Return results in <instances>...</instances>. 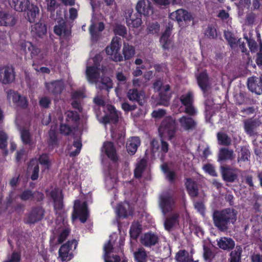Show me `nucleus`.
Listing matches in <instances>:
<instances>
[{
	"label": "nucleus",
	"instance_id": "obj_30",
	"mask_svg": "<svg viewBox=\"0 0 262 262\" xmlns=\"http://www.w3.org/2000/svg\"><path fill=\"white\" fill-rule=\"evenodd\" d=\"M140 140L138 137H132L128 139L126 142V150L131 155H134L140 145Z\"/></svg>",
	"mask_w": 262,
	"mask_h": 262
},
{
	"label": "nucleus",
	"instance_id": "obj_22",
	"mask_svg": "<svg viewBox=\"0 0 262 262\" xmlns=\"http://www.w3.org/2000/svg\"><path fill=\"white\" fill-rule=\"evenodd\" d=\"M196 77L199 86L203 92L204 95L206 96L210 88L207 74L204 71L199 74Z\"/></svg>",
	"mask_w": 262,
	"mask_h": 262
},
{
	"label": "nucleus",
	"instance_id": "obj_45",
	"mask_svg": "<svg viewBox=\"0 0 262 262\" xmlns=\"http://www.w3.org/2000/svg\"><path fill=\"white\" fill-rule=\"evenodd\" d=\"M147 165V161L144 159H141L137 164V166L134 170V175L136 178H140L141 177L142 172Z\"/></svg>",
	"mask_w": 262,
	"mask_h": 262
},
{
	"label": "nucleus",
	"instance_id": "obj_31",
	"mask_svg": "<svg viewBox=\"0 0 262 262\" xmlns=\"http://www.w3.org/2000/svg\"><path fill=\"white\" fill-rule=\"evenodd\" d=\"M16 23V19L13 15L0 11V26H13Z\"/></svg>",
	"mask_w": 262,
	"mask_h": 262
},
{
	"label": "nucleus",
	"instance_id": "obj_29",
	"mask_svg": "<svg viewBox=\"0 0 262 262\" xmlns=\"http://www.w3.org/2000/svg\"><path fill=\"white\" fill-rule=\"evenodd\" d=\"M30 0H12L10 3L11 8L18 12L25 11L29 9Z\"/></svg>",
	"mask_w": 262,
	"mask_h": 262
},
{
	"label": "nucleus",
	"instance_id": "obj_24",
	"mask_svg": "<svg viewBox=\"0 0 262 262\" xmlns=\"http://www.w3.org/2000/svg\"><path fill=\"white\" fill-rule=\"evenodd\" d=\"M99 70L100 68L97 66L87 67L86 76L88 81L90 83L95 84L101 77Z\"/></svg>",
	"mask_w": 262,
	"mask_h": 262
},
{
	"label": "nucleus",
	"instance_id": "obj_60",
	"mask_svg": "<svg viewBox=\"0 0 262 262\" xmlns=\"http://www.w3.org/2000/svg\"><path fill=\"white\" fill-rule=\"evenodd\" d=\"M203 169L205 172L208 173L213 177H216L217 173L215 171L214 167L211 164H206L203 166Z\"/></svg>",
	"mask_w": 262,
	"mask_h": 262
},
{
	"label": "nucleus",
	"instance_id": "obj_33",
	"mask_svg": "<svg viewBox=\"0 0 262 262\" xmlns=\"http://www.w3.org/2000/svg\"><path fill=\"white\" fill-rule=\"evenodd\" d=\"M46 87L49 93L55 95L60 94L64 89L63 83L60 81H55L48 83Z\"/></svg>",
	"mask_w": 262,
	"mask_h": 262
},
{
	"label": "nucleus",
	"instance_id": "obj_11",
	"mask_svg": "<svg viewBox=\"0 0 262 262\" xmlns=\"http://www.w3.org/2000/svg\"><path fill=\"white\" fill-rule=\"evenodd\" d=\"M179 122L181 127L185 131H192L196 129L198 122L192 117L184 115L180 117Z\"/></svg>",
	"mask_w": 262,
	"mask_h": 262
},
{
	"label": "nucleus",
	"instance_id": "obj_1",
	"mask_svg": "<svg viewBox=\"0 0 262 262\" xmlns=\"http://www.w3.org/2000/svg\"><path fill=\"white\" fill-rule=\"evenodd\" d=\"M237 214V211L233 208L215 210L212 214L214 224L219 229H227L236 222Z\"/></svg>",
	"mask_w": 262,
	"mask_h": 262
},
{
	"label": "nucleus",
	"instance_id": "obj_28",
	"mask_svg": "<svg viewBox=\"0 0 262 262\" xmlns=\"http://www.w3.org/2000/svg\"><path fill=\"white\" fill-rule=\"evenodd\" d=\"M185 185L188 193L191 198L198 196L199 188L196 182L191 178H187L185 182Z\"/></svg>",
	"mask_w": 262,
	"mask_h": 262
},
{
	"label": "nucleus",
	"instance_id": "obj_3",
	"mask_svg": "<svg viewBox=\"0 0 262 262\" xmlns=\"http://www.w3.org/2000/svg\"><path fill=\"white\" fill-rule=\"evenodd\" d=\"M159 204L164 214L170 212L175 207L173 193L170 190L163 191L159 195Z\"/></svg>",
	"mask_w": 262,
	"mask_h": 262
},
{
	"label": "nucleus",
	"instance_id": "obj_12",
	"mask_svg": "<svg viewBox=\"0 0 262 262\" xmlns=\"http://www.w3.org/2000/svg\"><path fill=\"white\" fill-rule=\"evenodd\" d=\"M15 79L14 69L12 67L0 68V81L7 84L12 82Z\"/></svg>",
	"mask_w": 262,
	"mask_h": 262
},
{
	"label": "nucleus",
	"instance_id": "obj_23",
	"mask_svg": "<svg viewBox=\"0 0 262 262\" xmlns=\"http://www.w3.org/2000/svg\"><path fill=\"white\" fill-rule=\"evenodd\" d=\"M116 213L119 217L126 218L132 215L133 209L128 202H124L118 205L116 210Z\"/></svg>",
	"mask_w": 262,
	"mask_h": 262
},
{
	"label": "nucleus",
	"instance_id": "obj_19",
	"mask_svg": "<svg viewBox=\"0 0 262 262\" xmlns=\"http://www.w3.org/2000/svg\"><path fill=\"white\" fill-rule=\"evenodd\" d=\"M235 158V154L232 149L227 147H222L219 149L217 153V161L225 162L232 161Z\"/></svg>",
	"mask_w": 262,
	"mask_h": 262
},
{
	"label": "nucleus",
	"instance_id": "obj_58",
	"mask_svg": "<svg viewBox=\"0 0 262 262\" xmlns=\"http://www.w3.org/2000/svg\"><path fill=\"white\" fill-rule=\"evenodd\" d=\"M73 146L76 147V149L74 151L70 152L69 155L71 157H75L79 154L82 146L81 141L79 140L74 141Z\"/></svg>",
	"mask_w": 262,
	"mask_h": 262
},
{
	"label": "nucleus",
	"instance_id": "obj_37",
	"mask_svg": "<svg viewBox=\"0 0 262 262\" xmlns=\"http://www.w3.org/2000/svg\"><path fill=\"white\" fill-rule=\"evenodd\" d=\"M250 151L247 146H241L239 150L237 152V162L249 161L250 160Z\"/></svg>",
	"mask_w": 262,
	"mask_h": 262
},
{
	"label": "nucleus",
	"instance_id": "obj_7",
	"mask_svg": "<svg viewBox=\"0 0 262 262\" xmlns=\"http://www.w3.org/2000/svg\"><path fill=\"white\" fill-rule=\"evenodd\" d=\"M51 195L54 202V209L56 214H58L57 220L64 221V211L63 209V204L61 192L57 191H52Z\"/></svg>",
	"mask_w": 262,
	"mask_h": 262
},
{
	"label": "nucleus",
	"instance_id": "obj_55",
	"mask_svg": "<svg viewBox=\"0 0 262 262\" xmlns=\"http://www.w3.org/2000/svg\"><path fill=\"white\" fill-rule=\"evenodd\" d=\"M38 8L35 6H32V8L28 12V20L30 23H34L37 14L38 13Z\"/></svg>",
	"mask_w": 262,
	"mask_h": 262
},
{
	"label": "nucleus",
	"instance_id": "obj_50",
	"mask_svg": "<svg viewBox=\"0 0 262 262\" xmlns=\"http://www.w3.org/2000/svg\"><path fill=\"white\" fill-rule=\"evenodd\" d=\"M114 32L116 35H118L123 37L126 36L127 30L126 27L124 25L116 24L114 27Z\"/></svg>",
	"mask_w": 262,
	"mask_h": 262
},
{
	"label": "nucleus",
	"instance_id": "obj_21",
	"mask_svg": "<svg viewBox=\"0 0 262 262\" xmlns=\"http://www.w3.org/2000/svg\"><path fill=\"white\" fill-rule=\"evenodd\" d=\"M70 26L64 20L61 19L58 21V24L55 26L54 33L58 35H63L65 37L69 36L71 34Z\"/></svg>",
	"mask_w": 262,
	"mask_h": 262
},
{
	"label": "nucleus",
	"instance_id": "obj_51",
	"mask_svg": "<svg viewBox=\"0 0 262 262\" xmlns=\"http://www.w3.org/2000/svg\"><path fill=\"white\" fill-rule=\"evenodd\" d=\"M205 35L210 39H215L217 37V33L215 27L209 25L205 31Z\"/></svg>",
	"mask_w": 262,
	"mask_h": 262
},
{
	"label": "nucleus",
	"instance_id": "obj_41",
	"mask_svg": "<svg viewBox=\"0 0 262 262\" xmlns=\"http://www.w3.org/2000/svg\"><path fill=\"white\" fill-rule=\"evenodd\" d=\"M122 52L124 60H128L132 58L135 53L134 47L128 43H124Z\"/></svg>",
	"mask_w": 262,
	"mask_h": 262
},
{
	"label": "nucleus",
	"instance_id": "obj_4",
	"mask_svg": "<svg viewBox=\"0 0 262 262\" xmlns=\"http://www.w3.org/2000/svg\"><path fill=\"white\" fill-rule=\"evenodd\" d=\"M89 216V212L86 202L81 203L79 200L75 201L72 216L73 221L78 218L80 222L83 223L86 222Z\"/></svg>",
	"mask_w": 262,
	"mask_h": 262
},
{
	"label": "nucleus",
	"instance_id": "obj_47",
	"mask_svg": "<svg viewBox=\"0 0 262 262\" xmlns=\"http://www.w3.org/2000/svg\"><path fill=\"white\" fill-rule=\"evenodd\" d=\"M242 252V248L236 247L235 250L231 252L228 262H241Z\"/></svg>",
	"mask_w": 262,
	"mask_h": 262
},
{
	"label": "nucleus",
	"instance_id": "obj_17",
	"mask_svg": "<svg viewBox=\"0 0 262 262\" xmlns=\"http://www.w3.org/2000/svg\"><path fill=\"white\" fill-rule=\"evenodd\" d=\"M247 86L249 90L257 95L262 94V77H251L248 78Z\"/></svg>",
	"mask_w": 262,
	"mask_h": 262
},
{
	"label": "nucleus",
	"instance_id": "obj_62",
	"mask_svg": "<svg viewBox=\"0 0 262 262\" xmlns=\"http://www.w3.org/2000/svg\"><path fill=\"white\" fill-rule=\"evenodd\" d=\"M33 192L30 190H24L19 195V198L23 201L32 200Z\"/></svg>",
	"mask_w": 262,
	"mask_h": 262
},
{
	"label": "nucleus",
	"instance_id": "obj_44",
	"mask_svg": "<svg viewBox=\"0 0 262 262\" xmlns=\"http://www.w3.org/2000/svg\"><path fill=\"white\" fill-rule=\"evenodd\" d=\"M218 246L222 249L230 250L234 247L235 243L231 238H225L218 242Z\"/></svg>",
	"mask_w": 262,
	"mask_h": 262
},
{
	"label": "nucleus",
	"instance_id": "obj_25",
	"mask_svg": "<svg viewBox=\"0 0 262 262\" xmlns=\"http://www.w3.org/2000/svg\"><path fill=\"white\" fill-rule=\"evenodd\" d=\"M95 84L98 90H104L107 92H108L113 86L112 80L109 77L104 75L102 76Z\"/></svg>",
	"mask_w": 262,
	"mask_h": 262
},
{
	"label": "nucleus",
	"instance_id": "obj_56",
	"mask_svg": "<svg viewBox=\"0 0 262 262\" xmlns=\"http://www.w3.org/2000/svg\"><path fill=\"white\" fill-rule=\"evenodd\" d=\"M13 101L15 102L18 103L17 104L23 108H25L27 106V101L25 99L21 97L18 93H14Z\"/></svg>",
	"mask_w": 262,
	"mask_h": 262
},
{
	"label": "nucleus",
	"instance_id": "obj_34",
	"mask_svg": "<svg viewBox=\"0 0 262 262\" xmlns=\"http://www.w3.org/2000/svg\"><path fill=\"white\" fill-rule=\"evenodd\" d=\"M104 29V24L102 22L98 24L92 23L89 28L90 33L92 39L97 40L99 36V33Z\"/></svg>",
	"mask_w": 262,
	"mask_h": 262
},
{
	"label": "nucleus",
	"instance_id": "obj_59",
	"mask_svg": "<svg viewBox=\"0 0 262 262\" xmlns=\"http://www.w3.org/2000/svg\"><path fill=\"white\" fill-rule=\"evenodd\" d=\"M7 135L3 131H0V148L5 149L7 145Z\"/></svg>",
	"mask_w": 262,
	"mask_h": 262
},
{
	"label": "nucleus",
	"instance_id": "obj_27",
	"mask_svg": "<svg viewBox=\"0 0 262 262\" xmlns=\"http://www.w3.org/2000/svg\"><path fill=\"white\" fill-rule=\"evenodd\" d=\"M136 10L141 15H148L151 10V3L148 0H140L136 5Z\"/></svg>",
	"mask_w": 262,
	"mask_h": 262
},
{
	"label": "nucleus",
	"instance_id": "obj_57",
	"mask_svg": "<svg viewBox=\"0 0 262 262\" xmlns=\"http://www.w3.org/2000/svg\"><path fill=\"white\" fill-rule=\"evenodd\" d=\"M49 139L48 144L49 145L54 146L57 144V133L54 130H50L49 132Z\"/></svg>",
	"mask_w": 262,
	"mask_h": 262
},
{
	"label": "nucleus",
	"instance_id": "obj_15",
	"mask_svg": "<svg viewBox=\"0 0 262 262\" xmlns=\"http://www.w3.org/2000/svg\"><path fill=\"white\" fill-rule=\"evenodd\" d=\"M114 248L111 241H108L103 247L104 252V258L105 262H120V257L113 253Z\"/></svg>",
	"mask_w": 262,
	"mask_h": 262
},
{
	"label": "nucleus",
	"instance_id": "obj_8",
	"mask_svg": "<svg viewBox=\"0 0 262 262\" xmlns=\"http://www.w3.org/2000/svg\"><path fill=\"white\" fill-rule=\"evenodd\" d=\"M73 245H74V249H75L78 245L77 241L75 239L68 241L66 243L62 245L59 248V256L62 261L70 260L72 259L73 254L70 253V251L72 250Z\"/></svg>",
	"mask_w": 262,
	"mask_h": 262
},
{
	"label": "nucleus",
	"instance_id": "obj_46",
	"mask_svg": "<svg viewBox=\"0 0 262 262\" xmlns=\"http://www.w3.org/2000/svg\"><path fill=\"white\" fill-rule=\"evenodd\" d=\"M32 32L38 37H41L46 34L47 32L46 27L42 23H36L32 27Z\"/></svg>",
	"mask_w": 262,
	"mask_h": 262
},
{
	"label": "nucleus",
	"instance_id": "obj_14",
	"mask_svg": "<svg viewBox=\"0 0 262 262\" xmlns=\"http://www.w3.org/2000/svg\"><path fill=\"white\" fill-rule=\"evenodd\" d=\"M58 230H53V234L50 238V244L52 247H55L66 240L70 234V230H61L58 233Z\"/></svg>",
	"mask_w": 262,
	"mask_h": 262
},
{
	"label": "nucleus",
	"instance_id": "obj_53",
	"mask_svg": "<svg viewBox=\"0 0 262 262\" xmlns=\"http://www.w3.org/2000/svg\"><path fill=\"white\" fill-rule=\"evenodd\" d=\"M238 97L240 98V100L237 102L238 105L244 104H254L255 102V100L247 97L244 93H240Z\"/></svg>",
	"mask_w": 262,
	"mask_h": 262
},
{
	"label": "nucleus",
	"instance_id": "obj_38",
	"mask_svg": "<svg viewBox=\"0 0 262 262\" xmlns=\"http://www.w3.org/2000/svg\"><path fill=\"white\" fill-rule=\"evenodd\" d=\"M20 137L24 144L29 145L30 147L35 146L31 135L29 130L23 128L20 130Z\"/></svg>",
	"mask_w": 262,
	"mask_h": 262
},
{
	"label": "nucleus",
	"instance_id": "obj_49",
	"mask_svg": "<svg viewBox=\"0 0 262 262\" xmlns=\"http://www.w3.org/2000/svg\"><path fill=\"white\" fill-rule=\"evenodd\" d=\"M13 234L15 235L14 238L17 244H26L27 237L23 231L13 230Z\"/></svg>",
	"mask_w": 262,
	"mask_h": 262
},
{
	"label": "nucleus",
	"instance_id": "obj_48",
	"mask_svg": "<svg viewBox=\"0 0 262 262\" xmlns=\"http://www.w3.org/2000/svg\"><path fill=\"white\" fill-rule=\"evenodd\" d=\"M224 36L231 48H234L237 45V39L232 32L225 31Z\"/></svg>",
	"mask_w": 262,
	"mask_h": 262
},
{
	"label": "nucleus",
	"instance_id": "obj_16",
	"mask_svg": "<svg viewBox=\"0 0 262 262\" xmlns=\"http://www.w3.org/2000/svg\"><path fill=\"white\" fill-rule=\"evenodd\" d=\"M172 91L169 84H165L159 92V104L167 106L169 105V101L171 97Z\"/></svg>",
	"mask_w": 262,
	"mask_h": 262
},
{
	"label": "nucleus",
	"instance_id": "obj_5",
	"mask_svg": "<svg viewBox=\"0 0 262 262\" xmlns=\"http://www.w3.org/2000/svg\"><path fill=\"white\" fill-rule=\"evenodd\" d=\"M220 172L223 180L227 183H235L238 181V172L240 170L229 165L220 167Z\"/></svg>",
	"mask_w": 262,
	"mask_h": 262
},
{
	"label": "nucleus",
	"instance_id": "obj_54",
	"mask_svg": "<svg viewBox=\"0 0 262 262\" xmlns=\"http://www.w3.org/2000/svg\"><path fill=\"white\" fill-rule=\"evenodd\" d=\"M45 1L48 11L50 12L51 15H54L55 10L58 7L59 4L55 0H45Z\"/></svg>",
	"mask_w": 262,
	"mask_h": 262
},
{
	"label": "nucleus",
	"instance_id": "obj_52",
	"mask_svg": "<svg viewBox=\"0 0 262 262\" xmlns=\"http://www.w3.org/2000/svg\"><path fill=\"white\" fill-rule=\"evenodd\" d=\"M181 103L185 106L189 105L193 103V96L191 93L182 95L180 98Z\"/></svg>",
	"mask_w": 262,
	"mask_h": 262
},
{
	"label": "nucleus",
	"instance_id": "obj_6",
	"mask_svg": "<svg viewBox=\"0 0 262 262\" xmlns=\"http://www.w3.org/2000/svg\"><path fill=\"white\" fill-rule=\"evenodd\" d=\"M171 19L177 21L180 26H186L191 22L193 17L191 14L184 9H178L170 14Z\"/></svg>",
	"mask_w": 262,
	"mask_h": 262
},
{
	"label": "nucleus",
	"instance_id": "obj_13",
	"mask_svg": "<svg viewBox=\"0 0 262 262\" xmlns=\"http://www.w3.org/2000/svg\"><path fill=\"white\" fill-rule=\"evenodd\" d=\"M261 124L258 119L250 118L245 120L244 122V127L245 132L250 136H256L257 133L256 128Z\"/></svg>",
	"mask_w": 262,
	"mask_h": 262
},
{
	"label": "nucleus",
	"instance_id": "obj_18",
	"mask_svg": "<svg viewBox=\"0 0 262 262\" xmlns=\"http://www.w3.org/2000/svg\"><path fill=\"white\" fill-rule=\"evenodd\" d=\"M140 242L145 247L150 248L159 242L158 236L151 232H147L140 236Z\"/></svg>",
	"mask_w": 262,
	"mask_h": 262
},
{
	"label": "nucleus",
	"instance_id": "obj_61",
	"mask_svg": "<svg viewBox=\"0 0 262 262\" xmlns=\"http://www.w3.org/2000/svg\"><path fill=\"white\" fill-rule=\"evenodd\" d=\"M120 41L121 38L119 37L115 36L112 39L110 46H111L112 48L116 50V51H119L121 47Z\"/></svg>",
	"mask_w": 262,
	"mask_h": 262
},
{
	"label": "nucleus",
	"instance_id": "obj_20",
	"mask_svg": "<svg viewBox=\"0 0 262 262\" xmlns=\"http://www.w3.org/2000/svg\"><path fill=\"white\" fill-rule=\"evenodd\" d=\"M107 111L108 113L103 117L102 120H100V121L104 124L117 123L118 121V112L111 105L107 106Z\"/></svg>",
	"mask_w": 262,
	"mask_h": 262
},
{
	"label": "nucleus",
	"instance_id": "obj_10",
	"mask_svg": "<svg viewBox=\"0 0 262 262\" xmlns=\"http://www.w3.org/2000/svg\"><path fill=\"white\" fill-rule=\"evenodd\" d=\"M141 16L142 15L139 13H133V9L127 10L125 14L127 25L132 28L139 27L142 24Z\"/></svg>",
	"mask_w": 262,
	"mask_h": 262
},
{
	"label": "nucleus",
	"instance_id": "obj_9",
	"mask_svg": "<svg viewBox=\"0 0 262 262\" xmlns=\"http://www.w3.org/2000/svg\"><path fill=\"white\" fill-rule=\"evenodd\" d=\"M45 213V209L41 206L34 207L28 213L25 222L27 224H34L43 219Z\"/></svg>",
	"mask_w": 262,
	"mask_h": 262
},
{
	"label": "nucleus",
	"instance_id": "obj_36",
	"mask_svg": "<svg viewBox=\"0 0 262 262\" xmlns=\"http://www.w3.org/2000/svg\"><path fill=\"white\" fill-rule=\"evenodd\" d=\"M217 143L225 147L230 146L232 144L231 138L225 133L219 132L216 134Z\"/></svg>",
	"mask_w": 262,
	"mask_h": 262
},
{
	"label": "nucleus",
	"instance_id": "obj_42",
	"mask_svg": "<svg viewBox=\"0 0 262 262\" xmlns=\"http://www.w3.org/2000/svg\"><path fill=\"white\" fill-rule=\"evenodd\" d=\"M66 120L69 124H77L79 120V115L76 111H67L65 113Z\"/></svg>",
	"mask_w": 262,
	"mask_h": 262
},
{
	"label": "nucleus",
	"instance_id": "obj_39",
	"mask_svg": "<svg viewBox=\"0 0 262 262\" xmlns=\"http://www.w3.org/2000/svg\"><path fill=\"white\" fill-rule=\"evenodd\" d=\"M179 215L178 213H173L166 218L164 224L165 229L175 227L179 224Z\"/></svg>",
	"mask_w": 262,
	"mask_h": 262
},
{
	"label": "nucleus",
	"instance_id": "obj_64",
	"mask_svg": "<svg viewBox=\"0 0 262 262\" xmlns=\"http://www.w3.org/2000/svg\"><path fill=\"white\" fill-rule=\"evenodd\" d=\"M256 15L253 12H250L247 14L246 16L245 22L248 25H252L255 21Z\"/></svg>",
	"mask_w": 262,
	"mask_h": 262
},
{
	"label": "nucleus",
	"instance_id": "obj_40",
	"mask_svg": "<svg viewBox=\"0 0 262 262\" xmlns=\"http://www.w3.org/2000/svg\"><path fill=\"white\" fill-rule=\"evenodd\" d=\"M134 259L135 262H147V254L143 248H138L134 253Z\"/></svg>",
	"mask_w": 262,
	"mask_h": 262
},
{
	"label": "nucleus",
	"instance_id": "obj_26",
	"mask_svg": "<svg viewBox=\"0 0 262 262\" xmlns=\"http://www.w3.org/2000/svg\"><path fill=\"white\" fill-rule=\"evenodd\" d=\"M102 151H104L112 161H117L118 156L113 143L108 141L104 142L102 147Z\"/></svg>",
	"mask_w": 262,
	"mask_h": 262
},
{
	"label": "nucleus",
	"instance_id": "obj_2",
	"mask_svg": "<svg viewBox=\"0 0 262 262\" xmlns=\"http://www.w3.org/2000/svg\"><path fill=\"white\" fill-rule=\"evenodd\" d=\"M177 123L176 119L171 116H167L162 120L159 127L161 138L167 137L171 141L176 136Z\"/></svg>",
	"mask_w": 262,
	"mask_h": 262
},
{
	"label": "nucleus",
	"instance_id": "obj_32",
	"mask_svg": "<svg viewBox=\"0 0 262 262\" xmlns=\"http://www.w3.org/2000/svg\"><path fill=\"white\" fill-rule=\"evenodd\" d=\"M172 28V26L170 24L166 27V29L164 33L162 34L160 38V42L162 46L164 49H168L170 45V40L169 37L171 35V31Z\"/></svg>",
	"mask_w": 262,
	"mask_h": 262
},
{
	"label": "nucleus",
	"instance_id": "obj_43",
	"mask_svg": "<svg viewBox=\"0 0 262 262\" xmlns=\"http://www.w3.org/2000/svg\"><path fill=\"white\" fill-rule=\"evenodd\" d=\"M175 258L178 262H191L193 261L192 256H189V253L185 250H181L176 254Z\"/></svg>",
	"mask_w": 262,
	"mask_h": 262
},
{
	"label": "nucleus",
	"instance_id": "obj_63",
	"mask_svg": "<svg viewBox=\"0 0 262 262\" xmlns=\"http://www.w3.org/2000/svg\"><path fill=\"white\" fill-rule=\"evenodd\" d=\"M203 257L205 260H210L213 257V253L210 248L204 245L203 246Z\"/></svg>",
	"mask_w": 262,
	"mask_h": 262
},
{
	"label": "nucleus",
	"instance_id": "obj_35",
	"mask_svg": "<svg viewBox=\"0 0 262 262\" xmlns=\"http://www.w3.org/2000/svg\"><path fill=\"white\" fill-rule=\"evenodd\" d=\"M127 96L129 100L137 102L140 105H142L144 95L142 92H139L137 89L129 90L127 93Z\"/></svg>",
	"mask_w": 262,
	"mask_h": 262
}]
</instances>
